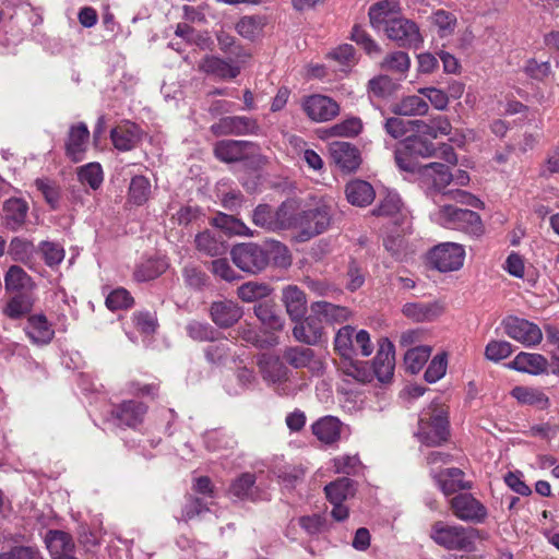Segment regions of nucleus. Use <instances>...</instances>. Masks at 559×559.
Listing matches in <instances>:
<instances>
[{"label": "nucleus", "instance_id": "obj_14", "mask_svg": "<svg viewBox=\"0 0 559 559\" xmlns=\"http://www.w3.org/2000/svg\"><path fill=\"white\" fill-rule=\"evenodd\" d=\"M431 476L444 496H455L460 491L469 490L473 487L471 481L464 479L465 473L457 467L444 468Z\"/></svg>", "mask_w": 559, "mask_h": 559}, {"label": "nucleus", "instance_id": "obj_16", "mask_svg": "<svg viewBox=\"0 0 559 559\" xmlns=\"http://www.w3.org/2000/svg\"><path fill=\"white\" fill-rule=\"evenodd\" d=\"M330 222L331 215L325 206L309 209L299 214V228L308 238L325 231Z\"/></svg>", "mask_w": 559, "mask_h": 559}, {"label": "nucleus", "instance_id": "obj_44", "mask_svg": "<svg viewBox=\"0 0 559 559\" xmlns=\"http://www.w3.org/2000/svg\"><path fill=\"white\" fill-rule=\"evenodd\" d=\"M424 168L426 171H431L430 177L432 179L433 189L442 195H445L450 190L448 187L453 181V174L450 171L449 166L435 162L427 164Z\"/></svg>", "mask_w": 559, "mask_h": 559}, {"label": "nucleus", "instance_id": "obj_23", "mask_svg": "<svg viewBox=\"0 0 559 559\" xmlns=\"http://www.w3.org/2000/svg\"><path fill=\"white\" fill-rule=\"evenodd\" d=\"M372 367L373 372L380 382L385 383L391 381L394 373L395 359L394 346L388 340L380 345V348L373 358Z\"/></svg>", "mask_w": 559, "mask_h": 559}, {"label": "nucleus", "instance_id": "obj_24", "mask_svg": "<svg viewBox=\"0 0 559 559\" xmlns=\"http://www.w3.org/2000/svg\"><path fill=\"white\" fill-rule=\"evenodd\" d=\"M355 337V328L352 325L342 326L335 334L334 337V350L342 358L350 361V367L357 371V374L354 372H348V374L358 378L359 369L357 365L353 361V357L356 355V347L354 345Z\"/></svg>", "mask_w": 559, "mask_h": 559}, {"label": "nucleus", "instance_id": "obj_57", "mask_svg": "<svg viewBox=\"0 0 559 559\" xmlns=\"http://www.w3.org/2000/svg\"><path fill=\"white\" fill-rule=\"evenodd\" d=\"M306 476V468L301 465H285L277 469V478L286 488H296Z\"/></svg>", "mask_w": 559, "mask_h": 559}, {"label": "nucleus", "instance_id": "obj_20", "mask_svg": "<svg viewBox=\"0 0 559 559\" xmlns=\"http://www.w3.org/2000/svg\"><path fill=\"white\" fill-rule=\"evenodd\" d=\"M4 289L7 294H35L36 283L22 266L14 264L4 274Z\"/></svg>", "mask_w": 559, "mask_h": 559}, {"label": "nucleus", "instance_id": "obj_27", "mask_svg": "<svg viewBox=\"0 0 559 559\" xmlns=\"http://www.w3.org/2000/svg\"><path fill=\"white\" fill-rule=\"evenodd\" d=\"M110 138L117 150L127 152L141 141V130L135 123L126 121L110 131Z\"/></svg>", "mask_w": 559, "mask_h": 559}, {"label": "nucleus", "instance_id": "obj_36", "mask_svg": "<svg viewBox=\"0 0 559 559\" xmlns=\"http://www.w3.org/2000/svg\"><path fill=\"white\" fill-rule=\"evenodd\" d=\"M547 359L540 354L521 352L511 361L510 367L516 371L539 374L547 369Z\"/></svg>", "mask_w": 559, "mask_h": 559}, {"label": "nucleus", "instance_id": "obj_45", "mask_svg": "<svg viewBox=\"0 0 559 559\" xmlns=\"http://www.w3.org/2000/svg\"><path fill=\"white\" fill-rule=\"evenodd\" d=\"M276 230L299 227V214L295 201H285L274 211Z\"/></svg>", "mask_w": 559, "mask_h": 559}, {"label": "nucleus", "instance_id": "obj_12", "mask_svg": "<svg viewBox=\"0 0 559 559\" xmlns=\"http://www.w3.org/2000/svg\"><path fill=\"white\" fill-rule=\"evenodd\" d=\"M215 136L258 134L260 127L255 119L245 116H226L210 127Z\"/></svg>", "mask_w": 559, "mask_h": 559}, {"label": "nucleus", "instance_id": "obj_54", "mask_svg": "<svg viewBox=\"0 0 559 559\" xmlns=\"http://www.w3.org/2000/svg\"><path fill=\"white\" fill-rule=\"evenodd\" d=\"M209 511V502L204 498H200L194 495H186L180 520L188 523Z\"/></svg>", "mask_w": 559, "mask_h": 559}, {"label": "nucleus", "instance_id": "obj_15", "mask_svg": "<svg viewBox=\"0 0 559 559\" xmlns=\"http://www.w3.org/2000/svg\"><path fill=\"white\" fill-rule=\"evenodd\" d=\"M242 316V308L234 300H216L210 306V318L221 329L235 325Z\"/></svg>", "mask_w": 559, "mask_h": 559}, {"label": "nucleus", "instance_id": "obj_62", "mask_svg": "<svg viewBox=\"0 0 559 559\" xmlns=\"http://www.w3.org/2000/svg\"><path fill=\"white\" fill-rule=\"evenodd\" d=\"M350 39L360 46L369 56L379 55L381 52L380 46L360 25L353 26Z\"/></svg>", "mask_w": 559, "mask_h": 559}, {"label": "nucleus", "instance_id": "obj_2", "mask_svg": "<svg viewBox=\"0 0 559 559\" xmlns=\"http://www.w3.org/2000/svg\"><path fill=\"white\" fill-rule=\"evenodd\" d=\"M416 436L427 447H438L447 442L450 437L448 412L443 407L430 405L419 417Z\"/></svg>", "mask_w": 559, "mask_h": 559}, {"label": "nucleus", "instance_id": "obj_58", "mask_svg": "<svg viewBox=\"0 0 559 559\" xmlns=\"http://www.w3.org/2000/svg\"><path fill=\"white\" fill-rule=\"evenodd\" d=\"M431 19L432 23L438 28L439 37H448L454 33L457 24V19L452 12L445 11L443 9H438L432 13Z\"/></svg>", "mask_w": 559, "mask_h": 559}, {"label": "nucleus", "instance_id": "obj_56", "mask_svg": "<svg viewBox=\"0 0 559 559\" xmlns=\"http://www.w3.org/2000/svg\"><path fill=\"white\" fill-rule=\"evenodd\" d=\"M255 484V475L252 473H242L236 478L230 487L229 492L238 499L253 500V488Z\"/></svg>", "mask_w": 559, "mask_h": 559}, {"label": "nucleus", "instance_id": "obj_33", "mask_svg": "<svg viewBox=\"0 0 559 559\" xmlns=\"http://www.w3.org/2000/svg\"><path fill=\"white\" fill-rule=\"evenodd\" d=\"M26 335L35 344H48L55 335L45 314H31L25 328Z\"/></svg>", "mask_w": 559, "mask_h": 559}, {"label": "nucleus", "instance_id": "obj_6", "mask_svg": "<svg viewBox=\"0 0 559 559\" xmlns=\"http://www.w3.org/2000/svg\"><path fill=\"white\" fill-rule=\"evenodd\" d=\"M452 514L466 523L481 524L488 518L486 506L469 492H460L449 500Z\"/></svg>", "mask_w": 559, "mask_h": 559}, {"label": "nucleus", "instance_id": "obj_40", "mask_svg": "<svg viewBox=\"0 0 559 559\" xmlns=\"http://www.w3.org/2000/svg\"><path fill=\"white\" fill-rule=\"evenodd\" d=\"M452 126L445 116L438 115L429 121L416 120L415 132L425 136L437 139L439 135H449Z\"/></svg>", "mask_w": 559, "mask_h": 559}, {"label": "nucleus", "instance_id": "obj_53", "mask_svg": "<svg viewBox=\"0 0 559 559\" xmlns=\"http://www.w3.org/2000/svg\"><path fill=\"white\" fill-rule=\"evenodd\" d=\"M167 269V263L163 260H147L136 266L133 277L136 282H148L157 278Z\"/></svg>", "mask_w": 559, "mask_h": 559}, {"label": "nucleus", "instance_id": "obj_63", "mask_svg": "<svg viewBox=\"0 0 559 559\" xmlns=\"http://www.w3.org/2000/svg\"><path fill=\"white\" fill-rule=\"evenodd\" d=\"M252 222L255 226L270 231H276L274 210L269 204H259L252 213Z\"/></svg>", "mask_w": 559, "mask_h": 559}, {"label": "nucleus", "instance_id": "obj_13", "mask_svg": "<svg viewBox=\"0 0 559 559\" xmlns=\"http://www.w3.org/2000/svg\"><path fill=\"white\" fill-rule=\"evenodd\" d=\"M199 71L222 81H231L240 74V67L231 59L206 55L198 64Z\"/></svg>", "mask_w": 559, "mask_h": 559}, {"label": "nucleus", "instance_id": "obj_3", "mask_svg": "<svg viewBox=\"0 0 559 559\" xmlns=\"http://www.w3.org/2000/svg\"><path fill=\"white\" fill-rule=\"evenodd\" d=\"M438 219L448 229L460 230L474 237H479L485 231L479 214L467 209L443 205L439 210Z\"/></svg>", "mask_w": 559, "mask_h": 559}, {"label": "nucleus", "instance_id": "obj_49", "mask_svg": "<svg viewBox=\"0 0 559 559\" xmlns=\"http://www.w3.org/2000/svg\"><path fill=\"white\" fill-rule=\"evenodd\" d=\"M431 355V347L420 345L408 349L404 356L406 371L412 374L418 373Z\"/></svg>", "mask_w": 559, "mask_h": 559}, {"label": "nucleus", "instance_id": "obj_39", "mask_svg": "<svg viewBox=\"0 0 559 559\" xmlns=\"http://www.w3.org/2000/svg\"><path fill=\"white\" fill-rule=\"evenodd\" d=\"M511 395L521 404L546 409L549 406V399L543 390L530 386H515Z\"/></svg>", "mask_w": 559, "mask_h": 559}, {"label": "nucleus", "instance_id": "obj_59", "mask_svg": "<svg viewBox=\"0 0 559 559\" xmlns=\"http://www.w3.org/2000/svg\"><path fill=\"white\" fill-rule=\"evenodd\" d=\"M271 289L269 285L257 283V282H247L238 287L237 296L245 302H252L257 299L264 298L269 296Z\"/></svg>", "mask_w": 559, "mask_h": 559}, {"label": "nucleus", "instance_id": "obj_55", "mask_svg": "<svg viewBox=\"0 0 559 559\" xmlns=\"http://www.w3.org/2000/svg\"><path fill=\"white\" fill-rule=\"evenodd\" d=\"M78 178L82 185H88L97 190L104 180L103 169L99 163H88L78 168Z\"/></svg>", "mask_w": 559, "mask_h": 559}, {"label": "nucleus", "instance_id": "obj_42", "mask_svg": "<svg viewBox=\"0 0 559 559\" xmlns=\"http://www.w3.org/2000/svg\"><path fill=\"white\" fill-rule=\"evenodd\" d=\"M428 109V103L418 95L405 96L392 106V112L397 116H424Z\"/></svg>", "mask_w": 559, "mask_h": 559}, {"label": "nucleus", "instance_id": "obj_1", "mask_svg": "<svg viewBox=\"0 0 559 559\" xmlns=\"http://www.w3.org/2000/svg\"><path fill=\"white\" fill-rule=\"evenodd\" d=\"M478 531L461 524L436 521L431 524L429 537L447 550L472 551Z\"/></svg>", "mask_w": 559, "mask_h": 559}, {"label": "nucleus", "instance_id": "obj_61", "mask_svg": "<svg viewBox=\"0 0 559 559\" xmlns=\"http://www.w3.org/2000/svg\"><path fill=\"white\" fill-rule=\"evenodd\" d=\"M415 123L416 120H406L396 115L385 120L384 130L393 139H401L408 132L415 131Z\"/></svg>", "mask_w": 559, "mask_h": 559}, {"label": "nucleus", "instance_id": "obj_60", "mask_svg": "<svg viewBox=\"0 0 559 559\" xmlns=\"http://www.w3.org/2000/svg\"><path fill=\"white\" fill-rule=\"evenodd\" d=\"M185 285L192 290H202L209 284V275L199 266L186 265L182 269Z\"/></svg>", "mask_w": 559, "mask_h": 559}, {"label": "nucleus", "instance_id": "obj_5", "mask_svg": "<svg viewBox=\"0 0 559 559\" xmlns=\"http://www.w3.org/2000/svg\"><path fill=\"white\" fill-rule=\"evenodd\" d=\"M230 255L237 267L250 274L260 273L270 262L267 250L253 242L236 245L231 249Z\"/></svg>", "mask_w": 559, "mask_h": 559}, {"label": "nucleus", "instance_id": "obj_22", "mask_svg": "<svg viewBox=\"0 0 559 559\" xmlns=\"http://www.w3.org/2000/svg\"><path fill=\"white\" fill-rule=\"evenodd\" d=\"M36 302L35 294H8L2 313L10 320L28 318Z\"/></svg>", "mask_w": 559, "mask_h": 559}, {"label": "nucleus", "instance_id": "obj_38", "mask_svg": "<svg viewBox=\"0 0 559 559\" xmlns=\"http://www.w3.org/2000/svg\"><path fill=\"white\" fill-rule=\"evenodd\" d=\"M250 143L247 141L222 140L214 146V155L225 163H234L243 158L245 148Z\"/></svg>", "mask_w": 559, "mask_h": 559}, {"label": "nucleus", "instance_id": "obj_4", "mask_svg": "<svg viewBox=\"0 0 559 559\" xmlns=\"http://www.w3.org/2000/svg\"><path fill=\"white\" fill-rule=\"evenodd\" d=\"M465 249L456 242H441L432 247L426 254V263L441 273L460 270L464 264Z\"/></svg>", "mask_w": 559, "mask_h": 559}, {"label": "nucleus", "instance_id": "obj_18", "mask_svg": "<svg viewBox=\"0 0 559 559\" xmlns=\"http://www.w3.org/2000/svg\"><path fill=\"white\" fill-rule=\"evenodd\" d=\"M147 408L143 402L128 400L115 406L111 414L120 425L135 428L143 423Z\"/></svg>", "mask_w": 559, "mask_h": 559}, {"label": "nucleus", "instance_id": "obj_37", "mask_svg": "<svg viewBox=\"0 0 559 559\" xmlns=\"http://www.w3.org/2000/svg\"><path fill=\"white\" fill-rule=\"evenodd\" d=\"M254 314L265 328L272 331H282L285 325V319L271 301H261L255 305Z\"/></svg>", "mask_w": 559, "mask_h": 559}, {"label": "nucleus", "instance_id": "obj_19", "mask_svg": "<svg viewBox=\"0 0 559 559\" xmlns=\"http://www.w3.org/2000/svg\"><path fill=\"white\" fill-rule=\"evenodd\" d=\"M90 131L84 122H79L70 128L66 142V155L73 162L79 163L84 158Z\"/></svg>", "mask_w": 559, "mask_h": 559}, {"label": "nucleus", "instance_id": "obj_51", "mask_svg": "<svg viewBox=\"0 0 559 559\" xmlns=\"http://www.w3.org/2000/svg\"><path fill=\"white\" fill-rule=\"evenodd\" d=\"M185 331L194 342H215L218 340V332L207 322L191 320L186 324Z\"/></svg>", "mask_w": 559, "mask_h": 559}, {"label": "nucleus", "instance_id": "obj_11", "mask_svg": "<svg viewBox=\"0 0 559 559\" xmlns=\"http://www.w3.org/2000/svg\"><path fill=\"white\" fill-rule=\"evenodd\" d=\"M302 110L307 117L316 122H325L340 114V105L331 97L312 94L304 98Z\"/></svg>", "mask_w": 559, "mask_h": 559}, {"label": "nucleus", "instance_id": "obj_17", "mask_svg": "<svg viewBox=\"0 0 559 559\" xmlns=\"http://www.w3.org/2000/svg\"><path fill=\"white\" fill-rule=\"evenodd\" d=\"M331 158L343 173H353L361 164L359 150L347 142H334L330 146Z\"/></svg>", "mask_w": 559, "mask_h": 559}, {"label": "nucleus", "instance_id": "obj_52", "mask_svg": "<svg viewBox=\"0 0 559 559\" xmlns=\"http://www.w3.org/2000/svg\"><path fill=\"white\" fill-rule=\"evenodd\" d=\"M151 197V182L142 175L134 176L129 186V201L134 205H143Z\"/></svg>", "mask_w": 559, "mask_h": 559}, {"label": "nucleus", "instance_id": "obj_28", "mask_svg": "<svg viewBox=\"0 0 559 559\" xmlns=\"http://www.w3.org/2000/svg\"><path fill=\"white\" fill-rule=\"evenodd\" d=\"M45 544L51 559L72 555L75 544L71 534L60 530H49L45 536Z\"/></svg>", "mask_w": 559, "mask_h": 559}, {"label": "nucleus", "instance_id": "obj_25", "mask_svg": "<svg viewBox=\"0 0 559 559\" xmlns=\"http://www.w3.org/2000/svg\"><path fill=\"white\" fill-rule=\"evenodd\" d=\"M311 430L320 442L331 445L340 441L343 423L337 417L324 416L311 425Z\"/></svg>", "mask_w": 559, "mask_h": 559}, {"label": "nucleus", "instance_id": "obj_30", "mask_svg": "<svg viewBox=\"0 0 559 559\" xmlns=\"http://www.w3.org/2000/svg\"><path fill=\"white\" fill-rule=\"evenodd\" d=\"M407 234H411V226L408 223L402 231L394 228L383 239L384 248L395 260L402 261L408 254L414 252V250L409 248L408 239L406 237Z\"/></svg>", "mask_w": 559, "mask_h": 559}, {"label": "nucleus", "instance_id": "obj_31", "mask_svg": "<svg viewBox=\"0 0 559 559\" xmlns=\"http://www.w3.org/2000/svg\"><path fill=\"white\" fill-rule=\"evenodd\" d=\"M310 310L321 317L323 323L341 324L346 322L352 312L347 307L335 305L325 300L314 301L310 305Z\"/></svg>", "mask_w": 559, "mask_h": 559}, {"label": "nucleus", "instance_id": "obj_34", "mask_svg": "<svg viewBox=\"0 0 559 559\" xmlns=\"http://www.w3.org/2000/svg\"><path fill=\"white\" fill-rule=\"evenodd\" d=\"M345 194L350 204L359 207L368 206L376 197L373 187L360 179L349 181L345 187Z\"/></svg>", "mask_w": 559, "mask_h": 559}, {"label": "nucleus", "instance_id": "obj_35", "mask_svg": "<svg viewBox=\"0 0 559 559\" xmlns=\"http://www.w3.org/2000/svg\"><path fill=\"white\" fill-rule=\"evenodd\" d=\"M5 226L11 230H17L25 223L28 204L20 198H11L3 205Z\"/></svg>", "mask_w": 559, "mask_h": 559}, {"label": "nucleus", "instance_id": "obj_47", "mask_svg": "<svg viewBox=\"0 0 559 559\" xmlns=\"http://www.w3.org/2000/svg\"><path fill=\"white\" fill-rule=\"evenodd\" d=\"M237 338L245 341L248 344H251L258 348H267L273 347L278 344V337L275 335H270L266 338H263L259 335L257 330L252 328L250 324H241L236 330Z\"/></svg>", "mask_w": 559, "mask_h": 559}, {"label": "nucleus", "instance_id": "obj_32", "mask_svg": "<svg viewBox=\"0 0 559 559\" xmlns=\"http://www.w3.org/2000/svg\"><path fill=\"white\" fill-rule=\"evenodd\" d=\"M197 250L207 257H221L226 253L227 245L219 233L204 230L194 239Z\"/></svg>", "mask_w": 559, "mask_h": 559}, {"label": "nucleus", "instance_id": "obj_21", "mask_svg": "<svg viewBox=\"0 0 559 559\" xmlns=\"http://www.w3.org/2000/svg\"><path fill=\"white\" fill-rule=\"evenodd\" d=\"M400 0H381L373 3L368 11L370 24L380 29L388 26L391 21H395L401 15Z\"/></svg>", "mask_w": 559, "mask_h": 559}, {"label": "nucleus", "instance_id": "obj_26", "mask_svg": "<svg viewBox=\"0 0 559 559\" xmlns=\"http://www.w3.org/2000/svg\"><path fill=\"white\" fill-rule=\"evenodd\" d=\"M282 301L290 321L299 320L307 313V296L297 285H287L283 288Z\"/></svg>", "mask_w": 559, "mask_h": 559}, {"label": "nucleus", "instance_id": "obj_46", "mask_svg": "<svg viewBox=\"0 0 559 559\" xmlns=\"http://www.w3.org/2000/svg\"><path fill=\"white\" fill-rule=\"evenodd\" d=\"M35 252V246L32 241L21 238L14 237L11 239L8 247V254L14 262H20L25 265H28L33 260Z\"/></svg>", "mask_w": 559, "mask_h": 559}, {"label": "nucleus", "instance_id": "obj_29", "mask_svg": "<svg viewBox=\"0 0 559 559\" xmlns=\"http://www.w3.org/2000/svg\"><path fill=\"white\" fill-rule=\"evenodd\" d=\"M444 312L443 306L438 302H407L402 308V313L415 321H433Z\"/></svg>", "mask_w": 559, "mask_h": 559}, {"label": "nucleus", "instance_id": "obj_10", "mask_svg": "<svg viewBox=\"0 0 559 559\" xmlns=\"http://www.w3.org/2000/svg\"><path fill=\"white\" fill-rule=\"evenodd\" d=\"M504 333L516 342L525 346L538 345L543 340V333L539 326L528 320L509 316L502 320Z\"/></svg>", "mask_w": 559, "mask_h": 559}, {"label": "nucleus", "instance_id": "obj_8", "mask_svg": "<svg viewBox=\"0 0 559 559\" xmlns=\"http://www.w3.org/2000/svg\"><path fill=\"white\" fill-rule=\"evenodd\" d=\"M257 365L264 381L277 384L276 392L280 395H288L286 382L290 371L280 356L263 353L258 356Z\"/></svg>", "mask_w": 559, "mask_h": 559}, {"label": "nucleus", "instance_id": "obj_48", "mask_svg": "<svg viewBox=\"0 0 559 559\" xmlns=\"http://www.w3.org/2000/svg\"><path fill=\"white\" fill-rule=\"evenodd\" d=\"M285 361L295 369L308 367L314 358V352L310 347L289 346L283 352Z\"/></svg>", "mask_w": 559, "mask_h": 559}, {"label": "nucleus", "instance_id": "obj_7", "mask_svg": "<svg viewBox=\"0 0 559 559\" xmlns=\"http://www.w3.org/2000/svg\"><path fill=\"white\" fill-rule=\"evenodd\" d=\"M294 326L292 334L295 341L308 345L317 346L326 341V332L316 311H311L308 316L304 314L299 320H293Z\"/></svg>", "mask_w": 559, "mask_h": 559}, {"label": "nucleus", "instance_id": "obj_41", "mask_svg": "<svg viewBox=\"0 0 559 559\" xmlns=\"http://www.w3.org/2000/svg\"><path fill=\"white\" fill-rule=\"evenodd\" d=\"M354 481L348 477H340L324 487L325 498L330 503L345 502L354 496Z\"/></svg>", "mask_w": 559, "mask_h": 559}, {"label": "nucleus", "instance_id": "obj_9", "mask_svg": "<svg viewBox=\"0 0 559 559\" xmlns=\"http://www.w3.org/2000/svg\"><path fill=\"white\" fill-rule=\"evenodd\" d=\"M384 32L389 39L402 48L418 49L424 43L418 25L401 15L395 21H391L384 27Z\"/></svg>", "mask_w": 559, "mask_h": 559}, {"label": "nucleus", "instance_id": "obj_43", "mask_svg": "<svg viewBox=\"0 0 559 559\" xmlns=\"http://www.w3.org/2000/svg\"><path fill=\"white\" fill-rule=\"evenodd\" d=\"M411 68L409 55L402 50L388 53L380 62V69L405 78Z\"/></svg>", "mask_w": 559, "mask_h": 559}, {"label": "nucleus", "instance_id": "obj_50", "mask_svg": "<svg viewBox=\"0 0 559 559\" xmlns=\"http://www.w3.org/2000/svg\"><path fill=\"white\" fill-rule=\"evenodd\" d=\"M404 142L406 143V148L411 150L416 158H429L437 156L438 148L435 143L420 133L407 136Z\"/></svg>", "mask_w": 559, "mask_h": 559}, {"label": "nucleus", "instance_id": "obj_64", "mask_svg": "<svg viewBox=\"0 0 559 559\" xmlns=\"http://www.w3.org/2000/svg\"><path fill=\"white\" fill-rule=\"evenodd\" d=\"M362 130V122L358 117H352L343 120L340 123L332 126L329 129V134L332 136H347L353 138L358 135Z\"/></svg>", "mask_w": 559, "mask_h": 559}]
</instances>
